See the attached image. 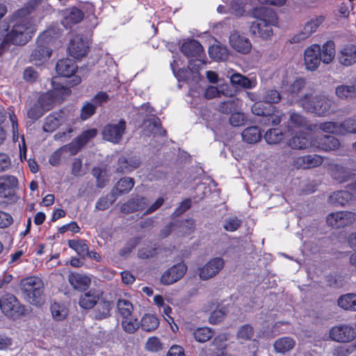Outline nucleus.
<instances>
[{
  "instance_id": "nucleus-8",
  "label": "nucleus",
  "mask_w": 356,
  "mask_h": 356,
  "mask_svg": "<svg viewBox=\"0 0 356 356\" xmlns=\"http://www.w3.org/2000/svg\"><path fill=\"white\" fill-rule=\"evenodd\" d=\"M300 103L307 111L322 115L327 113L331 107L332 101L325 96H307L302 99Z\"/></svg>"
},
{
  "instance_id": "nucleus-62",
  "label": "nucleus",
  "mask_w": 356,
  "mask_h": 356,
  "mask_svg": "<svg viewBox=\"0 0 356 356\" xmlns=\"http://www.w3.org/2000/svg\"><path fill=\"white\" fill-rule=\"evenodd\" d=\"M305 86V81L303 79H297L290 85L289 92L293 97H295Z\"/></svg>"
},
{
  "instance_id": "nucleus-53",
  "label": "nucleus",
  "mask_w": 356,
  "mask_h": 356,
  "mask_svg": "<svg viewBox=\"0 0 356 356\" xmlns=\"http://www.w3.org/2000/svg\"><path fill=\"white\" fill-rule=\"evenodd\" d=\"M9 114V121L11 124V131L13 134V142H17L19 137V124H18V120L16 115L14 113V112L10 111L8 113Z\"/></svg>"
},
{
  "instance_id": "nucleus-55",
  "label": "nucleus",
  "mask_w": 356,
  "mask_h": 356,
  "mask_svg": "<svg viewBox=\"0 0 356 356\" xmlns=\"http://www.w3.org/2000/svg\"><path fill=\"white\" fill-rule=\"evenodd\" d=\"M46 112L38 103L33 104L27 111V117L32 121L39 119Z\"/></svg>"
},
{
  "instance_id": "nucleus-14",
  "label": "nucleus",
  "mask_w": 356,
  "mask_h": 356,
  "mask_svg": "<svg viewBox=\"0 0 356 356\" xmlns=\"http://www.w3.org/2000/svg\"><path fill=\"white\" fill-rule=\"evenodd\" d=\"M224 266L225 261L222 258H213L199 268V277L202 280H208L218 274Z\"/></svg>"
},
{
  "instance_id": "nucleus-64",
  "label": "nucleus",
  "mask_w": 356,
  "mask_h": 356,
  "mask_svg": "<svg viewBox=\"0 0 356 356\" xmlns=\"http://www.w3.org/2000/svg\"><path fill=\"white\" fill-rule=\"evenodd\" d=\"M241 221L237 218H230L225 220L224 228L228 232L236 231L241 225Z\"/></svg>"
},
{
  "instance_id": "nucleus-33",
  "label": "nucleus",
  "mask_w": 356,
  "mask_h": 356,
  "mask_svg": "<svg viewBox=\"0 0 356 356\" xmlns=\"http://www.w3.org/2000/svg\"><path fill=\"white\" fill-rule=\"evenodd\" d=\"M68 281L73 288L77 290L86 289L91 282L89 277L78 273H71L69 275Z\"/></svg>"
},
{
  "instance_id": "nucleus-2",
  "label": "nucleus",
  "mask_w": 356,
  "mask_h": 356,
  "mask_svg": "<svg viewBox=\"0 0 356 356\" xmlns=\"http://www.w3.org/2000/svg\"><path fill=\"white\" fill-rule=\"evenodd\" d=\"M251 16L255 21L250 26V33L263 40L270 39L273 34L272 26L276 23L274 13L265 7H256L251 10Z\"/></svg>"
},
{
  "instance_id": "nucleus-56",
  "label": "nucleus",
  "mask_w": 356,
  "mask_h": 356,
  "mask_svg": "<svg viewBox=\"0 0 356 356\" xmlns=\"http://www.w3.org/2000/svg\"><path fill=\"white\" fill-rule=\"evenodd\" d=\"M96 105L93 102H86L81 110V118L86 120L90 118L96 111Z\"/></svg>"
},
{
  "instance_id": "nucleus-6",
  "label": "nucleus",
  "mask_w": 356,
  "mask_h": 356,
  "mask_svg": "<svg viewBox=\"0 0 356 356\" xmlns=\"http://www.w3.org/2000/svg\"><path fill=\"white\" fill-rule=\"evenodd\" d=\"M75 115L70 110H61L49 115L44 120L42 129L46 132H53L58 127L65 124L70 127L74 123Z\"/></svg>"
},
{
  "instance_id": "nucleus-34",
  "label": "nucleus",
  "mask_w": 356,
  "mask_h": 356,
  "mask_svg": "<svg viewBox=\"0 0 356 356\" xmlns=\"http://www.w3.org/2000/svg\"><path fill=\"white\" fill-rule=\"evenodd\" d=\"M335 94L342 99L355 98L356 97V83L339 85L335 88Z\"/></svg>"
},
{
  "instance_id": "nucleus-22",
  "label": "nucleus",
  "mask_w": 356,
  "mask_h": 356,
  "mask_svg": "<svg viewBox=\"0 0 356 356\" xmlns=\"http://www.w3.org/2000/svg\"><path fill=\"white\" fill-rule=\"evenodd\" d=\"M229 43L234 49L241 54H248L251 50L252 45L250 40L236 32L231 34Z\"/></svg>"
},
{
  "instance_id": "nucleus-12",
  "label": "nucleus",
  "mask_w": 356,
  "mask_h": 356,
  "mask_svg": "<svg viewBox=\"0 0 356 356\" xmlns=\"http://www.w3.org/2000/svg\"><path fill=\"white\" fill-rule=\"evenodd\" d=\"M18 186L17 179L13 175H3L0 177V198L8 201H15L17 196L15 191Z\"/></svg>"
},
{
  "instance_id": "nucleus-4",
  "label": "nucleus",
  "mask_w": 356,
  "mask_h": 356,
  "mask_svg": "<svg viewBox=\"0 0 356 356\" xmlns=\"http://www.w3.org/2000/svg\"><path fill=\"white\" fill-rule=\"evenodd\" d=\"M52 90L42 93L38 98V103L45 111L50 110L55 104L61 102L65 97L70 95L69 87L62 85L56 79L51 81Z\"/></svg>"
},
{
  "instance_id": "nucleus-49",
  "label": "nucleus",
  "mask_w": 356,
  "mask_h": 356,
  "mask_svg": "<svg viewBox=\"0 0 356 356\" xmlns=\"http://www.w3.org/2000/svg\"><path fill=\"white\" fill-rule=\"evenodd\" d=\"M117 306L119 313L122 318L132 316L134 307L131 302L129 300L120 299L118 302Z\"/></svg>"
},
{
  "instance_id": "nucleus-43",
  "label": "nucleus",
  "mask_w": 356,
  "mask_h": 356,
  "mask_svg": "<svg viewBox=\"0 0 356 356\" xmlns=\"http://www.w3.org/2000/svg\"><path fill=\"white\" fill-rule=\"evenodd\" d=\"M146 204L147 200L145 197L133 199L122 205V211L129 213L136 210H141Z\"/></svg>"
},
{
  "instance_id": "nucleus-10",
  "label": "nucleus",
  "mask_w": 356,
  "mask_h": 356,
  "mask_svg": "<svg viewBox=\"0 0 356 356\" xmlns=\"http://www.w3.org/2000/svg\"><path fill=\"white\" fill-rule=\"evenodd\" d=\"M202 93H203L204 97L208 99L220 97L221 96L232 97L233 95V91L227 84H220L218 86H209L204 90L201 89V91H196L191 88L189 91L190 96L192 97H199Z\"/></svg>"
},
{
  "instance_id": "nucleus-28",
  "label": "nucleus",
  "mask_w": 356,
  "mask_h": 356,
  "mask_svg": "<svg viewBox=\"0 0 356 356\" xmlns=\"http://www.w3.org/2000/svg\"><path fill=\"white\" fill-rule=\"evenodd\" d=\"M336 54L335 44L328 40L320 46L319 55L321 61L325 64H330L334 60Z\"/></svg>"
},
{
  "instance_id": "nucleus-38",
  "label": "nucleus",
  "mask_w": 356,
  "mask_h": 356,
  "mask_svg": "<svg viewBox=\"0 0 356 356\" xmlns=\"http://www.w3.org/2000/svg\"><path fill=\"white\" fill-rule=\"evenodd\" d=\"M338 305L345 309L356 311V293H347L338 299Z\"/></svg>"
},
{
  "instance_id": "nucleus-20",
  "label": "nucleus",
  "mask_w": 356,
  "mask_h": 356,
  "mask_svg": "<svg viewBox=\"0 0 356 356\" xmlns=\"http://www.w3.org/2000/svg\"><path fill=\"white\" fill-rule=\"evenodd\" d=\"M97 134L96 129H90L81 133L68 146L69 150L72 154H75L91 139L94 138Z\"/></svg>"
},
{
  "instance_id": "nucleus-25",
  "label": "nucleus",
  "mask_w": 356,
  "mask_h": 356,
  "mask_svg": "<svg viewBox=\"0 0 356 356\" xmlns=\"http://www.w3.org/2000/svg\"><path fill=\"white\" fill-rule=\"evenodd\" d=\"M181 50L188 58H197L202 53L203 47L197 40H190L182 44Z\"/></svg>"
},
{
  "instance_id": "nucleus-7",
  "label": "nucleus",
  "mask_w": 356,
  "mask_h": 356,
  "mask_svg": "<svg viewBox=\"0 0 356 356\" xmlns=\"http://www.w3.org/2000/svg\"><path fill=\"white\" fill-rule=\"evenodd\" d=\"M229 3L231 13L236 16H243L250 10L256 8L257 3L261 4H270L273 6H282L286 3V0H226Z\"/></svg>"
},
{
  "instance_id": "nucleus-46",
  "label": "nucleus",
  "mask_w": 356,
  "mask_h": 356,
  "mask_svg": "<svg viewBox=\"0 0 356 356\" xmlns=\"http://www.w3.org/2000/svg\"><path fill=\"white\" fill-rule=\"evenodd\" d=\"M51 311L53 318L56 321H62L68 314L67 308L63 304L54 302L51 306Z\"/></svg>"
},
{
  "instance_id": "nucleus-30",
  "label": "nucleus",
  "mask_w": 356,
  "mask_h": 356,
  "mask_svg": "<svg viewBox=\"0 0 356 356\" xmlns=\"http://www.w3.org/2000/svg\"><path fill=\"white\" fill-rule=\"evenodd\" d=\"M312 143H314L313 140H310L305 133L300 132L299 134L292 137L287 144L292 149H301L312 146Z\"/></svg>"
},
{
  "instance_id": "nucleus-42",
  "label": "nucleus",
  "mask_w": 356,
  "mask_h": 356,
  "mask_svg": "<svg viewBox=\"0 0 356 356\" xmlns=\"http://www.w3.org/2000/svg\"><path fill=\"white\" fill-rule=\"evenodd\" d=\"M119 168L120 172L123 173L129 172L139 165V161L137 159L132 158H120L118 160Z\"/></svg>"
},
{
  "instance_id": "nucleus-40",
  "label": "nucleus",
  "mask_w": 356,
  "mask_h": 356,
  "mask_svg": "<svg viewBox=\"0 0 356 356\" xmlns=\"http://www.w3.org/2000/svg\"><path fill=\"white\" fill-rule=\"evenodd\" d=\"M209 56L217 61L225 60L228 57V51L226 47L219 44H213L209 49Z\"/></svg>"
},
{
  "instance_id": "nucleus-51",
  "label": "nucleus",
  "mask_w": 356,
  "mask_h": 356,
  "mask_svg": "<svg viewBox=\"0 0 356 356\" xmlns=\"http://www.w3.org/2000/svg\"><path fill=\"white\" fill-rule=\"evenodd\" d=\"M320 129L326 133H332L335 134H341L343 131L341 130V124H339L336 122H327L322 123L319 126Z\"/></svg>"
},
{
  "instance_id": "nucleus-31",
  "label": "nucleus",
  "mask_w": 356,
  "mask_h": 356,
  "mask_svg": "<svg viewBox=\"0 0 356 356\" xmlns=\"http://www.w3.org/2000/svg\"><path fill=\"white\" fill-rule=\"evenodd\" d=\"M99 299V293L96 290H90L80 297L81 307L88 309L92 308Z\"/></svg>"
},
{
  "instance_id": "nucleus-17",
  "label": "nucleus",
  "mask_w": 356,
  "mask_h": 356,
  "mask_svg": "<svg viewBox=\"0 0 356 356\" xmlns=\"http://www.w3.org/2000/svg\"><path fill=\"white\" fill-rule=\"evenodd\" d=\"M88 49V42L81 35L74 36L68 46V52L70 55L76 59H80L85 56Z\"/></svg>"
},
{
  "instance_id": "nucleus-37",
  "label": "nucleus",
  "mask_w": 356,
  "mask_h": 356,
  "mask_svg": "<svg viewBox=\"0 0 356 356\" xmlns=\"http://www.w3.org/2000/svg\"><path fill=\"white\" fill-rule=\"evenodd\" d=\"M243 141L249 144L259 142L261 138V131L257 127H250L244 129L242 132Z\"/></svg>"
},
{
  "instance_id": "nucleus-50",
  "label": "nucleus",
  "mask_w": 356,
  "mask_h": 356,
  "mask_svg": "<svg viewBox=\"0 0 356 356\" xmlns=\"http://www.w3.org/2000/svg\"><path fill=\"white\" fill-rule=\"evenodd\" d=\"M112 308V304L110 302H103L101 303L95 312V318L96 319H103L110 315V311Z\"/></svg>"
},
{
  "instance_id": "nucleus-3",
  "label": "nucleus",
  "mask_w": 356,
  "mask_h": 356,
  "mask_svg": "<svg viewBox=\"0 0 356 356\" xmlns=\"http://www.w3.org/2000/svg\"><path fill=\"white\" fill-rule=\"evenodd\" d=\"M60 35L58 29L49 28L40 35L37 39V47L31 54V59L34 61H43L49 59L51 54L49 45L51 44Z\"/></svg>"
},
{
  "instance_id": "nucleus-35",
  "label": "nucleus",
  "mask_w": 356,
  "mask_h": 356,
  "mask_svg": "<svg viewBox=\"0 0 356 356\" xmlns=\"http://www.w3.org/2000/svg\"><path fill=\"white\" fill-rule=\"evenodd\" d=\"M134 186V179L129 177L121 179L112 191V196L119 195L130 191Z\"/></svg>"
},
{
  "instance_id": "nucleus-48",
  "label": "nucleus",
  "mask_w": 356,
  "mask_h": 356,
  "mask_svg": "<svg viewBox=\"0 0 356 356\" xmlns=\"http://www.w3.org/2000/svg\"><path fill=\"white\" fill-rule=\"evenodd\" d=\"M264 138L268 144H277L283 139V134L278 128L270 129L265 134Z\"/></svg>"
},
{
  "instance_id": "nucleus-18",
  "label": "nucleus",
  "mask_w": 356,
  "mask_h": 356,
  "mask_svg": "<svg viewBox=\"0 0 356 356\" xmlns=\"http://www.w3.org/2000/svg\"><path fill=\"white\" fill-rule=\"evenodd\" d=\"M2 312L8 316L14 317L23 312V308L17 298L13 295H8L0 300Z\"/></svg>"
},
{
  "instance_id": "nucleus-52",
  "label": "nucleus",
  "mask_w": 356,
  "mask_h": 356,
  "mask_svg": "<svg viewBox=\"0 0 356 356\" xmlns=\"http://www.w3.org/2000/svg\"><path fill=\"white\" fill-rule=\"evenodd\" d=\"M163 348V343L157 337H151L146 341L145 349L148 351L158 352Z\"/></svg>"
},
{
  "instance_id": "nucleus-36",
  "label": "nucleus",
  "mask_w": 356,
  "mask_h": 356,
  "mask_svg": "<svg viewBox=\"0 0 356 356\" xmlns=\"http://www.w3.org/2000/svg\"><path fill=\"white\" fill-rule=\"evenodd\" d=\"M353 198V195L345 191H340L333 193L329 197L330 204L335 206H342L348 203Z\"/></svg>"
},
{
  "instance_id": "nucleus-41",
  "label": "nucleus",
  "mask_w": 356,
  "mask_h": 356,
  "mask_svg": "<svg viewBox=\"0 0 356 356\" xmlns=\"http://www.w3.org/2000/svg\"><path fill=\"white\" fill-rule=\"evenodd\" d=\"M241 106V101L237 98L232 97L229 99L221 102L218 105V111L225 114H228L237 110Z\"/></svg>"
},
{
  "instance_id": "nucleus-45",
  "label": "nucleus",
  "mask_w": 356,
  "mask_h": 356,
  "mask_svg": "<svg viewBox=\"0 0 356 356\" xmlns=\"http://www.w3.org/2000/svg\"><path fill=\"white\" fill-rule=\"evenodd\" d=\"M122 327L127 333H134L139 327V323L134 316L123 318L122 321Z\"/></svg>"
},
{
  "instance_id": "nucleus-60",
  "label": "nucleus",
  "mask_w": 356,
  "mask_h": 356,
  "mask_svg": "<svg viewBox=\"0 0 356 356\" xmlns=\"http://www.w3.org/2000/svg\"><path fill=\"white\" fill-rule=\"evenodd\" d=\"M92 172L93 176L97 179V186L99 188H103L108 181L106 172L102 171L99 168H94Z\"/></svg>"
},
{
  "instance_id": "nucleus-11",
  "label": "nucleus",
  "mask_w": 356,
  "mask_h": 356,
  "mask_svg": "<svg viewBox=\"0 0 356 356\" xmlns=\"http://www.w3.org/2000/svg\"><path fill=\"white\" fill-rule=\"evenodd\" d=\"M329 335L330 339L334 341L347 343L356 337V330L348 324H341L332 327L330 330Z\"/></svg>"
},
{
  "instance_id": "nucleus-5",
  "label": "nucleus",
  "mask_w": 356,
  "mask_h": 356,
  "mask_svg": "<svg viewBox=\"0 0 356 356\" xmlns=\"http://www.w3.org/2000/svg\"><path fill=\"white\" fill-rule=\"evenodd\" d=\"M20 287L31 304H42L44 284L40 278L35 276L26 277L22 280Z\"/></svg>"
},
{
  "instance_id": "nucleus-9",
  "label": "nucleus",
  "mask_w": 356,
  "mask_h": 356,
  "mask_svg": "<svg viewBox=\"0 0 356 356\" xmlns=\"http://www.w3.org/2000/svg\"><path fill=\"white\" fill-rule=\"evenodd\" d=\"M325 19L323 15H315L309 18L302 26L300 30L289 39L291 44L305 41L315 33Z\"/></svg>"
},
{
  "instance_id": "nucleus-15",
  "label": "nucleus",
  "mask_w": 356,
  "mask_h": 356,
  "mask_svg": "<svg viewBox=\"0 0 356 356\" xmlns=\"http://www.w3.org/2000/svg\"><path fill=\"white\" fill-rule=\"evenodd\" d=\"M356 220L355 213L350 211H340L329 214L327 217V224L336 228L350 225Z\"/></svg>"
},
{
  "instance_id": "nucleus-57",
  "label": "nucleus",
  "mask_w": 356,
  "mask_h": 356,
  "mask_svg": "<svg viewBox=\"0 0 356 356\" xmlns=\"http://www.w3.org/2000/svg\"><path fill=\"white\" fill-rule=\"evenodd\" d=\"M154 304L157 306L161 314H168L172 313V309L165 302V300L161 295H156L153 298Z\"/></svg>"
},
{
  "instance_id": "nucleus-29",
  "label": "nucleus",
  "mask_w": 356,
  "mask_h": 356,
  "mask_svg": "<svg viewBox=\"0 0 356 356\" xmlns=\"http://www.w3.org/2000/svg\"><path fill=\"white\" fill-rule=\"evenodd\" d=\"M232 84L242 87L245 89H252L256 87L257 82L255 78H248L240 73L232 74L229 76Z\"/></svg>"
},
{
  "instance_id": "nucleus-39",
  "label": "nucleus",
  "mask_w": 356,
  "mask_h": 356,
  "mask_svg": "<svg viewBox=\"0 0 356 356\" xmlns=\"http://www.w3.org/2000/svg\"><path fill=\"white\" fill-rule=\"evenodd\" d=\"M141 327L146 332L155 330L159 325L158 318L154 314H145L141 319Z\"/></svg>"
},
{
  "instance_id": "nucleus-13",
  "label": "nucleus",
  "mask_w": 356,
  "mask_h": 356,
  "mask_svg": "<svg viewBox=\"0 0 356 356\" xmlns=\"http://www.w3.org/2000/svg\"><path fill=\"white\" fill-rule=\"evenodd\" d=\"M125 129L126 122L123 120L108 124L103 129V138L115 144L118 143L122 138Z\"/></svg>"
},
{
  "instance_id": "nucleus-1",
  "label": "nucleus",
  "mask_w": 356,
  "mask_h": 356,
  "mask_svg": "<svg viewBox=\"0 0 356 356\" xmlns=\"http://www.w3.org/2000/svg\"><path fill=\"white\" fill-rule=\"evenodd\" d=\"M32 6L16 10L7 19L0 21V54L7 50L11 44L24 45L36 31L33 19L30 16ZM7 7L0 3V20L7 13Z\"/></svg>"
},
{
  "instance_id": "nucleus-19",
  "label": "nucleus",
  "mask_w": 356,
  "mask_h": 356,
  "mask_svg": "<svg viewBox=\"0 0 356 356\" xmlns=\"http://www.w3.org/2000/svg\"><path fill=\"white\" fill-rule=\"evenodd\" d=\"M186 270V265L184 263H179L165 271L161 276V281L163 284H172L181 279Z\"/></svg>"
},
{
  "instance_id": "nucleus-26",
  "label": "nucleus",
  "mask_w": 356,
  "mask_h": 356,
  "mask_svg": "<svg viewBox=\"0 0 356 356\" xmlns=\"http://www.w3.org/2000/svg\"><path fill=\"white\" fill-rule=\"evenodd\" d=\"M77 69L75 63L69 58L60 60L56 66L57 73L62 76H72Z\"/></svg>"
},
{
  "instance_id": "nucleus-59",
  "label": "nucleus",
  "mask_w": 356,
  "mask_h": 356,
  "mask_svg": "<svg viewBox=\"0 0 356 356\" xmlns=\"http://www.w3.org/2000/svg\"><path fill=\"white\" fill-rule=\"evenodd\" d=\"M247 118L243 113H232L229 118V123L233 127H240L245 124Z\"/></svg>"
},
{
  "instance_id": "nucleus-61",
  "label": "nucleus",
  "mask_w": 356,
  "mask_h": 356,
  "mask_svg": "<svg viewBox=\"0 0 356 356\" xmlns=\"http://www.w3.org/2000/svg\"><path fill=\"white\" fill-rule=\"evenodd\" d=\"M341 135L350 133L356 134V119H348L341 124Z\"/></svg>"
},
{
  "instance_id": "nucleus-54",
  "label": "nucleus",
  "mask_w": 356,
  "mask_h": 356,
  "mask_svg": "<svg viewBox=\"0 0 356 356\" xmlns=\"http://www.w3.org/2000/svg\"><path fill=\"white\" fill-rule=\"evenodd\" d=\"M290 127L294 128H303L307 127L306 119L298 113H291L290 116Z\"/></svg>"
},
{
  "instance_id": "nucleus-23",
  "label": "nucleus",
  "mask_w": 356,
  "mask_h": 356,
  "mask_svg": "<svg viewBox=\"0 0 356 356\" xmlns=\"http://www.w3.org/2000/svg\"><path fill=\"white\" fill-rule=\"evenodd\" d=\"M323 163V158L316 154L306 155L296 158L293 165L297 168H312L320 165Z\"/></svg>"
},
{
  "instance_id": "nucleus-27",
  "label": "nucleus",
  "mask_w": 356,
  "mask_h": 356,
  "mask_svg": "<svg viewBox=\"0 0 356 356\" xmlns=\"http://www.w3.org/2000/svg\"><path fill=\"white\" fill-rule=\"evenodd\" d=\"M296 346V341L290 337H282L276 339L273 347L276 353L284 355L291 350Z\"/></svg>"
},
{
  "instance_id": "nucleus-21",
  "label": "nucleus",
  "mask_w": 356,
  "mask_h": 356,
  "mask_svg": "<svg viewBox=\"0 0 356 356\" xmlns=\"http://www.w3.org/2000/svg\"><path fill=\"white\" fill-rule=\"evenodd\" d=\"M338 60L340 64L350 66L356 63V46L347 44L342 47L338 53Z\"/></svg>"
},
{
  "instance_id": "nucleus-44",
  "label": "nucleus",
  "mask_w": 356,
  "mask_h": 356,
  "mask_svg": "<svg viewBox=\"0 0 356 356\" xmlns=\"http://www.w3.org/2000/svg\"><path fill=\"white\" fill-rule=\"evenodd\" d=\"M213 334V330L208 327H198L193 333L195 339L200 343L209 341Z\"/></svg>"
},
{
  "instance_id": "nucleus-32",
  "label": "nucleus",
  "mask_w": 356,
  "mask_h": 356,
  "mask_svg": "<svg viewBox=\"0 0 356 356\" xmlns=\"http://www.w3.org/2000/svg\"><path fill=\"white\" fill-rule=\"evenodd\" d=\"M312 147L319 148L324 151H331L337 148L339 145V140L332 136H325L321 141L314 140Z\"/></svg>"
},
{
  "instance_id": "nucleus-47",
  "label": "nucleus",
  "mask_w": 356,
  "mask_h": 356,
  "mask_svg": "<svg viewBox=\"0 0 356 356\" xmlns=\"http://www.w3.org/2000/svg\"><path fill=\"white\" fill-rule=\"evenodd\" d=\"M69 247L83 258L88 254V246L84 241L70 240L68 242Z\"/></svg>"
},
{
  "instance_id": "nucleus-24",
  "label": "nucleus",
  "mask_w": 356,
  "mask_h": 356,
  "mask_svg": "<svg viewBox=\"0 0 356 356\" xmlns=\"http://www.w3.org/2000/svg\"><path fill=\"white\" fill-rule=\"evenodd\" d=\"M62 24L65 28H70L72 25L80 22L83 18V14L80 9L72 8L62 13Z\"/></svg>"
},
{
  "instance_id": "nucleus-58",
  "label": "nucleus",
  "mask_w": 356,
  "mask_h": 356,
  "mask_svg": "<svg viewBox=\"0 0 356 356\" xmlns=\"http://www.w3.org/2000/svg\"><path fill=\"white\" fill-rule=\"evenodd\" d=\"M254 331L252 326L245 325L240 327L237 332V338L241 340H250L253 336Z\"/></svg>"
},
{
  "instance_id": "nucleus-63",
  "label": "nucleus",
  "mask_w": 356,
  "mask_h": 356,
  "mask_svg": "<svg viewBox=\"0 0 356 356\" xmlns=\"http://www.w3.org/2000/svg\"><path fill=\"white\" fill-rule=\"evenodd\" d=\"M81 10L83 13V12L87 15V17H91L92 19L95 20V22H93L91 24V26L95 27L97 26V17L94 15L95 12V8L94 6L90 3H86L81 6Z\"/></svg>"
},
{
  "instance_id": "nucleus-16",
  "label": "nucleus",
  "mask_w": 356,
  "mask_h": 356,
  "mask_svg": "<svg viewBox=\"0 0 356 356\" xmlns=\"http://www.w3.org/2000/svg\"><path fill=\"white\" fill-rule=\"evenodd\" d=\"M320 45L313 44L307 47L304 51V64L305 69L314 72L316 70L321 62L320 55Z\"/></svg>"
}]
</instances>
